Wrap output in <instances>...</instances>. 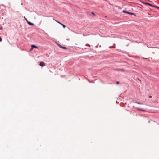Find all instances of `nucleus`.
Here are the masks:
<instances>
[{
    "label": "nucleus",
    "instance_id": "2eb2a0df",
    "mask_svg": "<svg viewBox=\"0 0 159 159\" xmlns=\"http://www.w3.org/2000/svg\"><path fill=\"white\" fill-rule=\"evenodd\" d=\"M2 41V39L0 37V42Z\"/></svg>",
    "mask_w": 159,
    "mask_h": 159
},
{
    "label": "nucleus",
    "instance_id": "9d476101",
    "mask_svg": "<svg viewBox=\"0 0 159 159\" xmlns=\"http://www.w3.org/2000/svg\"><path fill=\"white\" fill-rule=\"evenodd\" d=\"M56 22H57V23H59V24L61 25H62V24L60 22H59L58 21H56Z\"/></svg>",
    "mask_w": 159,
    "mask_h": 159
},
{
    "label": "nucleus",
    "instance_id": "6e6552de",
    "mask_svg": "<svg viewBox=\"0 0 159 159\" xmlns=\"http://www.w3.org/2000/svg\"><path fill=\"white\" fill-rule=\"evenodd\" d=\"M126 13H129L130 15H132V14H134V13H131V12H126Z\"/></svg>",
    "mask_w": 159,
    "mask_h": 159
},
{
    "label": "nucleus",
    "instance_id": "39448f33",
    "mask_svg": "<svg viewBox=\"0 0 159 159\" xmlns=\"http://www.w3.org/2000/svg\"><path fill=\"white\" fill-rule=\"evenodd\" d=\"M145 5H149V6H153L150 3H144Z\"/></svg>",
    "mask_w": 159,
    "mask_h": 159
},
{
    "label": "nucleus",
    "instance_id": "f8f14e48",
    "mask_svg": "<svg viewBox=\"0 0 159 159\" xmlns=\"http://www.w3.org/2000/svg\"><path fill=\"white\" fill-rule=\"evenodd\" d=\"M136 103H137L138 104H141L139 102H136Z\"/></svg>",
    "mask_w": 159,
    "mask_h": 159
},
{
    "label": "nucleus",
    "instance_id": "dca6fc26",
    "mask_svg": "<svg viewBox=\"0 0 159 159\" xmlns=\"http://www.w3.org/2000/svg\"><path fill=\"white\" fill-rule=\"evenodd\" d=\"M123 12H124V13H126V12H126V11H125V10H124L123 11Z\"/></svg>",
    "mask_w": 159,
    "mask_h": 159
},
{
    "label": "nucleus",
    "instance_id": "9b49d317",
    "mask_svg": "<svg viewBox=\"0 0 159 159\" xmlns=\"http://www.w3.org/2000/svg\"><path fill=\"white\" fill-rule=\"evenodd\" d=\"M156 8H157L159 10V7L157 6H155Z\"/></svg>",
    "mask_w": 159,
    "mask_h": 159
},
{
    "label": "nucleus",
    "instance_id": "7ed1b4c3",
    "mask_svg": "<svg viewBox=\"0 0 159 159\" xmlns=\"http://www.w3.org/2000/svg\"><path fill=\"white\" fill-rule=\"evenodd\" d=\"M58 45L61 48H63L64 49H67V48H66V47L62 46H61V45H60L59 44H58Z\"/></svg>",
    "mask_w": 159,
    "mask_h": 159
},
{
    "label": "nucleus",
    "instance_id": "423d86ee",
    "mask_svg": "<svg viewBox=\"0 0 159 159\" xmlns=\"http://www.w3.org/2000/svg\"><path fill=\"white\" fill-rule=\"evenodd\" d=\"M137 110H139V111H145V110H142V109H140V108H137Z\"/></svg>",
    "mask_w": 159,
    "mask_h": 159
},
{
    "label": "nucleus",
    "instance_id": "4468645a",
    "mask_svg": "<svg viewBox=\"0 0 159 159\" xmlns=\"http://www.w3.org/2000/svg\"><path fill=\"white\" fill-rule=\"evenodd\" d=\"M116 84H119V82L118 81L116 82Z\"/></svg>",
    "mask_w": 159,
    "mask_h": 159
},
{
    "label": "nucleus",
    "instance_id": "ddd939ff",
    "mask_svg": "<svg viewBox=\"0 0 159 159\" xmlns=\"http://www.w3.org/2000/svg\"><path fill=\"white\" fill-rule=\"evenodd\" d=\"M24 18H25V19L26 20L27 22L28 21L27 20V19L26 18H25V17H24Z\"/></svg>",
    "mask_w": 159,
    "mask_h": 159
},
{
    "label": "nucleus",
    "instance_id": "a211bd4d",
    "mask_svg": "<svg viewBox=\"0 0 159 159\" xmlns=\"http://www.w3.org/2000/svg\"><path fill=\"white\" fill-rule=\"evenodd\" d=\"M152 96H150V98H151Z\"/></svg>",
    "mask_w": 159,
    "mask_h": 159
},
{
    "label": "nucleus",
    "instance_id": "f3484780",
    "mask_svg": "<svg viewBox=\"0 0 159 159\" xmlns=\"http://www.w3.org/2000/svg\"><path fill=\"white\" fill-rule=\"evenodd\" d=\"M92 14H93V15H95V14H94V13H93V12H92Z\"/></svg>",
    "mask_w": 159,
    "mask_h": 159
},
{
    "label": "nucleus",
    "instance_id": "0eeeda50",
    "mask_svg": "<svg viewBox=\"0 0 159 159\" xmlns=\"http://www.w3.org/2000/svg\"><path fill=\"white\" fill-rule=\"evenodd\" d=\"M117 70H118L121 71H124V70L123 69H118Z\"/></svg>",
    "mask_w": 159,
    "mask_h": 159
},
{
    "label": "nucleus",
    "instance_id": "1a4fd4ad",
    "mask_svg": "<svg viewBox=\"0 0 159 159\" xmlns=\"http://www.w3.org/2000/svg\"><path fill=\"white\" fill-rule=\"evenodd\" d=\"M62 25L63 26V27L64 28L66 27V26L62 24Z\"/></svg>",
    "mask_w": 159,
    "mask_h": 159
},
{
    "label": "nucleus",
    "instance_id": "f03ea898",
    "mask_svg": "<svg viewBox=\"0 0 159 159\" xmlns=\"http://www.w3.org/2000/svg\"><path fill=\"white\" fill-rule=\"evenodd\" d=\"M27 23L29 25H30L33 26V25H34V24H33L30 21H27Z\"/></svg>",
    "mask_w": 159,
    "mask_h": 159
},
{
    "label": "nucleus",
    "instance_id": "20e7f679",
    "mask_svg": "<svg viewBox=\"0 0 159 159\" xmlns=\"http://www.w3.org/2000/svg\"><path fill=\"white\" fill-rule=\"evenodd\" d=\"M32 48L31 50H32L34 48H37V47L34 45H33L31 46Z\"/></svg>",
    "mask_w": 159,
    "mask_h": 159
},
{
    "label": "nucleus",
    "instance_id": "f257e3e1",
    "mask_svg": "<svg viewBox=\"0 0 159 159\" xmlns=\"http://www.w3.org/2000/svg\"><path fill=\"white\" fill-rule=\"evenodd\" d=\"M39 65L41 66H42V67L44 66H45V63L43 62H40Z\"/></svg>",
    "mask_w": 159,
    "mask_h": 159
}]
</instances>
